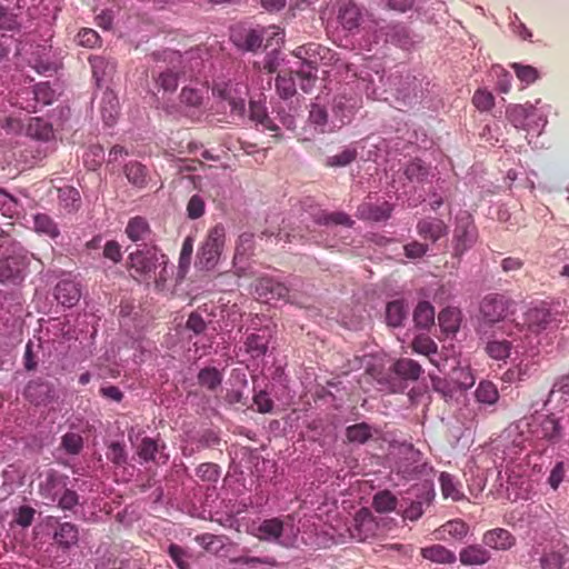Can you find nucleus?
I'll return each mask as SVG.
<instances>
[{"label": "nucleus", "mask_w": 569, "mask_h": 569, "mask_svg": "<svg viewBox=\"0 0 569 569\" xmlns=\"http://www.w3.org/2000/svg\"><path fill=\"white\" fill-rule=\"evenodd\" d=\"M167 263V256L156 246H147L137 249L128 256L127 264L131 276L139 280H150L159 264Z\"/></svg>", "instance_id": "nucleus-2"}, {"label": "nucleus", "mask_w": 569, "mask_h": 569, "mask_svg": "<svg viewBox=\"0 0 569 569\" xmlns=\"http://www.w3.org/2000/svg\"><path fill=\"white\" fill-rule=\"evenodd\" d=\"M62 489L63 492L58 499V507L62 510H71L78 505L79 496L76 491L66 488V483L60 476L56 472H49L44 483L40 486L42 495L52 501L57 499L59 491Z\"/></svg>", "instance_id": "nucleus-5"}, {"label": "nucleus", "mask_w": 569, "mask_h": 569, "mask_svg": "<svg viewBox=\"0 0 569 569\" xmlns=\"http://www.w3.org/2000/svg\"><path fill=\"white\" fill-rule=\"evenodd\" d=\"M413 321L420 328H428L435 322V308L428 301H420L413 311Z\"/></svg>", "instance_id": "nucleus-38"}, {"label": "nucleus", "mask_w": 569, "mask_h": 569, "mask_svg": "<svg viewBox=\"0 0 569 569\" xmlns=\"http://www.w3.org/2000/svg\"><path fill=\"white\" fill-rule=\"evenodd\" d=\"M411 348L413 352L426 356L431 363L438 366L433 359V356L438 353V346L429 336L419 335L415 337Z\"/></svg>", "instance_id": "nucleus-32"}, {"label": "nucleus", "mask_w": 569, "mask_h": 569, "mask_svg": "<svg viewBox=\"0 0 569 569\" xmlns=\"http://www.w3.org/2000/svg\"><path fill=\"white\" fill-rule=\"evenodd\" d=\"M417 233L420 238L432 243L448 234V226L441 219L428 217L417 222Z\"/></svg>", "instance_id": "nucleus-16"}, {"label": "nucleus", "mask_w": 569, "mask_h": 569, "mask_svg": "<svg viewBox=\"0 0 569 569\" xmlns=\"http://www.w3.org/2000/svg\"><path fill=\"white\" fill-rule=\"evenodd\" d=\"M154 79L161 89L173 92L178 88L179 72L168 69L160 72Z\"/></svg>", "instance_id": "nucleus-50"}, {"label": "nucleus", "mask_w": 569, "mask_h": 569, "mask_svg": "<svg viewBox=\"0 0 569 569\" xmlns=\"http://www.w3.org/2000/svg\"><path fill=\"white\" fill-rule=\"evenodd\" d=\"M89 63L92 70V77L96 80L98 87L102 86L107 78H109L114 71V63L102 56H91Z\"/></svg>", "instance_id": "nucleus-22"}, {"label": "nucleus", "mask_w": 569, "mask_h": 569, "mask_svg": "<svg viewBox=\"0 0 569 569\" xmlns=\"http://www.w3.org/2000/svg\"><path fill=\"white\" fill-rule=\"evenodd\" d=\"M476 398L479 402L493 405L498 400V390L491 381H481L476 389Z\"/></svg>", "instance_id": "nucleus-45"}, {"label": "nucleus", "mask_w": 569, "mask_h": 569, "mask_svg": "<svg viewBox=\"0 0 569 569\" xmlns=\"http://www.w3.org/2000/svg\"><path fill=\"white\" fill-rule=\"evenodd\" d=\"M491 559V553L481 545H469L459 552L463 566H482Z\"/></svg>", "instance_id": "nucleus-19"}, {"label": "nucleus", "mask_w": 569, "mask_h": 569, "mask_svg": "<svg viewBox=\"0 0 569 569\" xmlns=\"http://www.w3.org/2000/svg\"><path fill=\"white\" fill-rule=\"evenodd\" d=\"M31 257H33V254H30L28 251L20 247L17 250H13L12 254L1 259L0 282L18 283L22 281Z\"/></svg>", "instance_id": "nucleus-4"}, {"label": "nucleus", "mask_w": 569, "mask_h": 569, "mask_svg": "<svg viewBox=\"0 0 569 569\" xmlns=\"http://www.w3.org/2000/svg\"><path fill=\"white\" fill-rule=\"evenodd\" d=\"M421 556L437 563H453L456 561L455 552L441 545H432L421 549Z\"/></svg>", "instance_id": "nucleus-31"}, {"label": "nucleus", "mask_w": 569, "mask_h": 569, "mask_svg": "<svg viewBox=\"0 0 569 569\" xmlns=\"http://www.w3.org/2000/svg\"><path fill=\"white\" fill-rule=\"evenodd\" d=\"M539 562L541 569H569V547L566 543H557L546 549Z\"/></svg>", "instance_id": "nucleus-11"}, {"label": "nucleus", "mask_w": 569, "mask_h": 569, "mask_svg": "<svg viewBox=\"0 0 569 569\" xmlns=\"http://www.w3.org/2000/svg\"><path fill=\"white\" fill-rule=\"evenodd\" d=\"M320 44L317 43H308L298 47L293 54L295 57L302 60L303 64L306 66V70H317V63H318V56L320 50Z\"/></svg>", "instance_id": "nucleus-34"}, {"label": "nucleus", "mask_w": 569, "mask_h": 569, "mask_svg": "<svg viewBox=\"0 0 569 569\" xmlns=\"http://www.w3.org/2000/svg\"><path fill=\"white\" fill-rule=\"evenodd\" d=\"M196 541L208 551H218L223 546L221 537L212 533H203L196 537Z\"/></svg>", "instance_id": "nucleus-61"}, {"label": "nucleus", "mask_w": 569, "mask_h": 569, "mask_svg": "<svg viewBox=\"0 0 569 569\" xmlns=\"http://www.w3.org/2000/svg\"><path fill=\"white\" fill-rule=\"evenodd\" d=\"M249 111L250 119L257 124H261L263 129L269 131L279 130V127L269 118L267 109L261 102L251 100L249 103Z\"/></svg>", "instance_id": "nucleus-33"}, {"label": "nucleus", "mask_w": 569, "mask_h": 569, "mask_svg": "<svg viewBox=\"0 0 569 569\" xmlns=\"http://www.w3.org/2000/svg\"><path fill=\"white\" fill-rule=\"evenodd\" d=\"M477 241V228L470 217L458 221L453 233L455 256H462Z\"/></svg>", "instance_id": "nucleus-6"}, {"label": "nucleus", "mask_w": 569, "mask_h": 569, "mask_svg": "<svg viewBox=\"0 0 569 569\" xmlns=\"http://www.w3.org/2000/svg\"><path fill=\"white\" fill-rule=\"evenodd\" d=\"M283 532V522L278 518L263 520L256 529V536L260 540L276 541Z\"/></svg>", "instance_id": "nucleus-27"}, {"label": "nucleus", "mask_w": 569, "mask_h": 569, "mask_svg": "<svg viewBox=\"0 0 569 569\" xmlns=\"http://www.w3.org/2000/svg\"><path fill=\"white\" fill-rule=\"evenodd\" d=\"M220 467L213 462H204L197 468V476L202 481L208 482H217L220 477Z\"/></svg>", "instance_id": "nucleus-56"}, {"label": "nucleus", "mask_w": 569, "mask_h": 569, "mask_svg": "<svg viewBox=\"0 0 569 569\" xmlns=\"http://www.w3.org/2000/svg\"><path fill=\"white\" fill-rule=\"evenodd\" d=\"M555 318L545 303L529 308L525 313V322L531 332L539 333L548 329Z\"/></svg>", "instance_id": "nucleus-15"}, {"label": "nucleus", "mask_w": 569, "mask_h": 569, "mask_svg": "<svg viewBox=\"0 0 569 569\" xmlns=\"http://www.w3.org/2000/svg\"><path fill=\"white\" fill-rule=\"evenodd\" d=\"M309 121L320 127L321 132L329 131V129H326V126L328 124V112L325 107H322L319 103H312L309 110Z\"/></svg>", "instance_id": "nucleus-51"}, {"label": "nucleus", "mask_w": 569, "mask_h": 569, "mask_svg": "<svg viewBox=\"0 0 569 569\" xmlns=\"http://www.w3.org/2000/svg\"><path fill=\"white\" fill-rule=\"evenodd\" d=\"M516 542V537L505 528L490 529L482 535L483 546L496 551H508Z\"/></svg>", "instance_id": "nucleus-12"}, {"label": "nucleus", "mask_w": 569, "mask_h": 569, "mask_svg": "<svg viewBox=\"0 0 569 569\" xmlns=\"http://www.w3.org/2000/svg\"><path fill=\"white\" fill-rule=\"evenodd\" d=\"M408 316V308L402 300H395L387 305L386 319L391 327H400Z\"/></svg>", "instance_id": "nucleus-36"}, {"label": "nucleus", "mask_w": 569, "mask_h": 569, "mask_svg": "<svg viewBox=\"0 0 569 569\" xmlns=\"http://www.w3.org/2000/svg\"><path fill=\"white\" fill-rule=\"evenodd\" d=\"M392 371L402 379L416 381L420 378L423 369L413 359L400 358L392 365Z\"/></svg>", "instance_id": "nucleus-23"}, {"label": "nucleus", "mask_w": 569, "mask_h": 569, "mask_svg": "<svg viewBox=\"0 0 569 569\" xmlns=\"http://www.w3.org/2000/svg\"><path fill=\"white\" fill-rule=\"evenodd\" d=\"M511 305L512 301L505 296H486L480 303V316L475 328L478 337H489L496 329L502 335H509L511 325L506 321V318Z\"/></svg>", "instance_id": "nucleus-1"}, {"label": "nucleus", "mask_w": 569, "mask_h": 569, "mask_svg": "<svg viewBox=\"0 0 569 569\" xmlns=\"http://www.w3.org/2000/svg\"><path fill=\"white\" fill-rule=\"evenodd\" d=\"M53 539L56 543L63 548L69 549L77 545L79 539V531L76 525L71 522L59 523L54 531Z\"/></svg>", "instance_id": "nucleus-25"}, {"label": "nucleus", "mask_w": 569, "mask_h": 569, "mask_svg": "<svg viewBox=\"0 0 569 569\" xmlns=\"http://www.w3.org/2000/svg\"><path fill=\"white\" fill-rule=\"evenodd\" d=\"M262 41L263 37L259 30H249L240 46L248 51H256L261 48Z\"/></svg>", "instance_id": "nucleus-62"}, {"label": "nucleus", "mask_w": 569, "mask_h": 569, "mask_svg": "<svg viewBox=\"0 0 569 569\" xmlns=\"http://www.w3.org/2000/svg\"><path fill=\"white\" fill-rule=\"evenodd\" d=\"M123 173L129 183L138 189L146 188L150 180L149 170L139 161H129L126 163L123 167Z\"/></svg>", "instance_id": "nucleus-20"}, {"label": "nucleus", "mask_w": 569, "mask_h": 569, "mask_svg": "<svg viewBox=\"0 0 569 569\" xmlns=\"http://www.w3.org/2000/svg\"><path fill=\"white\" fill-rule=\"evenodd\" d=\"M61 447L69 455H78L83 448V439L79 433L67 432L61 438Z\"/></svg>", "instance_id": "nucleus-52"}, {"label": "nucleus", "mask_w": 569, "mask_h": 569, "mask_svg": "<svg viewBox=\"0 0 569 569\" xmlns=\"http://www.w3.org/2000/svg\"><path fill=\"white\" fill-rule=\"evenodd\" d=\"M392 207L388 202L382 204L362 203L358 207V217L360 219L383 221L390 218Z\"/></svg>", "instance_id": "nucleus-21"}, {"label": "nucleus", "mask_w": 569, "mask_h": 569, "mask_svg": "<svg viewBox=\"0 0 569 569\" xmlns=\"http://www.w3.org/2000/svg\"><path fill=\"white\" fill-rule=\"evenodd\" d=\"M101 116L107 126H112L119 114V100L113 91L107 90L101 99Z\"/></svg>", "instance_id": "nucleus-28"}, {"label": "nucleus", "mask_w": 569, "mask_h": 569, "mask_svg": "<svg viewBox=\"0 0 569 569\" xmlns=\"http://www.w3.org/2000/svg\"><path fill=\"white\" fill-rule=\"evenodd\" d=\"M168 553L179 569H189V562L186 559L187 553L180 546L174 543L170 545L168 548Z\"/></svg>", "instance_id": "nucleus-64"}, {"label": "nucleus", "mask_w": 569, "mask_h": 569, "mask_svg": "<svg viewBox=\"0 0 569 569\" xmlns=\"http://www.w3.org/2000/svg\"><path fill=\"white\" fill-rule=\"evenodd\" d=\"M180 103L187 108L198 109L201 107L203 101L202 91L191 87H183L180 96Z\"/></svg>", "instance_id": "nucleus-46"}, {"label": "nucleus", "mask_w": 569, "mask_h": 569, "mask_svg": "<svg viewBox=\"0 0 569 569\" xmlns=\"http://www.w3.org/2000/svg\"><path fill=\"white\" fill-rule=\"evenodd\" d=\"M358 156L356 149L347 148L336 156L328 157L325 161L326 167H346L353 162Z\"/></svg>", "instance_id": "nucleus-47"}, {"label": "nucleus", "mask_w": 569, "mask_h": 569, "mask_svg": "<svg viewBox=\"0 0 569 569\" xmlns=\"http://www.w3.org/2000/svg\"><path fill=\"white\" fill-rule=\"evenodd\" d=\"M468 525L460 520H449L440 526L435 532L438 539H446L447 536L455 539H462L468 533Z\"/></svg>", "instance_id": "nucleus-30"}, {"label": "nucleus", "mask_w": 569, "mask_h": 569, "mask_svg": "<svg viewBox=\"0 0 569 569\" xmlns=\"http://www.w3.org/2000/svg\"><path fill=\"white\" fill-rule=\"evenodd\" d=\"M214 96L226 100L230 107L231 113L243 117L246 112L244 99L236 98L231 93L229 84H216L212 89Z\"/></svg>", "instance_id": "nucleus-26"}, {"label": "nucleus", "mask_w": 569, "mask_h": 569, "mask_svg": "<svg viewBox=\"0 0 569 569\" xmlns=\"http://www.w3.org/2000/svg\"><path fill=\"white\" fill-rule=\"evenodd\" d=\"M431 380V387L432 389L440 393L442 398L450 399L453 397L455 392L457 391L456 387L452 382H449L446 379H442L440 377L430 376Z\"/></svg>", "instance_id": "nucleus-58"}, {"label": "nucleus", "mask_w": 569, "mask_h": 569, "mask_svg": "<svg viewBox=\"0 0 569 569\" xmlns=\"http://www.w3.org/2000/svg\"><path fill=\"white\" fill-rule=\"evenodd\" d=\"M26 397L36 406H47L57 399V393L52 383L34 380L28 383Z\"/></svg>", "instance_id": "nucleus-10"}, {"label": "nucleus", "mask_w": 569, "mask_h": 569, "mask_svg": "<svg viewBox=\"0 0 569 569\" xmlns=\"http://www.w3.org/2000/svg\"><path fill=\"white\" fill-rule=\"evenodd\" d=\"M432 496L426 492L418 497L417 500L410 502V505L402 510L401 516L405 520L417 521L425 513L426 508L431 503Z\"/></svg>", "instance_id": "nucleus-29"}, {"label": "nucleus", "mask_w": 569, "mask_h": 569, "mask_svg": "<svg viewBox=\"0 0 569 569\" xmlns=\"http://www.w3.org/2000/svg\"><path fill=\"white\" fill-rule=\"evenodd\" d=\"M166 443L150 437H143L137 446V455L144 461H153L164 465L169 460V456L163 452Z\"/></svg>", "instance_id": "nucleus-9"}, {"label": "nucleus", "mask_w": 569, "mask_h": 569, "mask_svg": "<svg viewBox=\"0 0 569 569\" xmlns=\"http://www.w3.org/2000/svg\"><path fill=\"white\" fill-rule=\"evenodd\" d=\"M397 497L389 490L378 491L372 498V507L377 512L385 513L396 510Z\"/></svg>", "instance_id": "nucleus-37"}, {"label": "nucleus", "mask_w": 569, "mask_h": 569, "mask_svg": "<svg viewBox=\"0 0 569 569\" xmlns=\"http://www.w3.org/2000/svg\"><path fill=\"white\" fill-rule=\"evenodd\" d=\"M376 523L369 510H359L352 520V525L349 528L350 536L352 539L358 541H365L369 537L375 535Z\"/></svg>", "instance_id": "nucleus-13"}, {"label": "nucleus", "mask_w": 569, "mask_h": 569, "mask_svg": "<svg viewBox=\"0 0 569 569\" xmlns=\"http://www.w3.org/2000/svg\"><path fill=\"white\" fill-rule=\"evenodd\" d=\"M107 459L119 467L126 465L128 460L126 446L118 441L111 442L108 447Z\"/></svg>", "instance_id": "nucleus-53"}, {"label": "nucleus", "mask_w": 569, "mask_h": 569, "mask_svg": "<svg viewBox=\"0 0 569 569\" xmlns=\"http://www.w3.org/2000/svg\"><path fill=\"white\" fill-rule=\"evenodd\" d=\"M54 297L59 303L71 308L78 303L81 297L79 284L72 280H61L54 288Z\"/></svg>", "instance_id": "nucleus-18"}, {"label": "nucleus", "mask_w": 569, "mask_h": 569, "mask_svg": "<svg viewBox=\"0 0 569 569\" xmlns=\"http://www.w3.org/2000/svg\"><path fill=\"white\" fill-rule=\"evenodd\" d=\"M507 335H502L498 329L492 330L489 337H479L481 341L486 343V352L488 356L496 360H506L511 352L512 342L507 340L505 337ZM511 332L509 331V335Z\"/></svg>", "instance_id": "nucleus-8"}, {"label": "nucleus", "mask_w": 569, "mask_h": 569, "mask_svg": "<svg viewBox=\"0 0 569 569\" xmlns=\"http://www.w3.org/2000/svg\"><path fill=\"white\" fill-rule=\"evenodd\" d=\"M276 88L279 94L288 99L296 93V77L295 73H290L287 78L286 74H279L276 79Z\"/></svg>", "instance_id": "nucleus-49"}, {"label": "nucleus", "mask_w": 569, "mask_h": 569, "mask_svg": "<svg viewBox=\"0 0 569 569\" xmlns=\"http://www.w3.org/2000/svg\"><path fill=\"white\" fill-rule=\"evenodd\" d=\"M33 228L38 233L57 238L60 233L57 223L46 213H38L33 218Z\"/></svg>", "instance_id": "nucleus-39"}, {"label": "nucleus", "mask_w": 569, "mask_h": 569, "mask_svg": "<svg viewBox=\"0 0 569 569\" xmlns=\"http://www.w3.org/2000/svg\"><path fill=\"white\" fill-rule=\"evenodd\" d=\"M252 287H253L254 293L260 299L286 300L289 296V289L284 283L279 282V281L274 280L273 278L267 277V276L256 279Z\"/></svg>", "instance_id": "nucleus-7"}, {"label": "nucleus", "mask_w": 569, "mask_h": 569, "mask_svg": "<svg viewBox=\"0 0 569 569\" xmlns=\"http://www.w3.org/2000/svg\"><path fill=\"white\" fill-rule=\"evenodd\" d=\"M206 212L204 199L199 194H193L187 203V216L189 219L196 220L201 218Z\"/></svg>", "instance_id": "nucleus-57"}, {"label": "nucleus", "mask_w": 569, "mask_h": 569, "mask_svg": "<svg viewBox=\"0 0 569 569\" xmlns=\"http://www.w3.org/2000/svg\"><path fill=\"white\" fill-rule=\"evenodd\" d=\"M346 437L349 442L365 443L372 437L371 427L366 422L349 426Z\"/></svg>", "instance_id": "nucleus-41"}, {"label": "nucleus", "mask_w": 569, "mask_h": 569, "mask_svg": "<svg viewBox=\"0 0 569 569\" xmlns=\"http://www.w3.org/2000/svg\"><path fill=\"white\" fill-rule=\"evenodd\" d=\"M246 346L249 352H253L257 356L264 355L268 350V341L264 337L251 333L247 337Z\"/></svg>", "instance_id": "nucleus-60"}, {"label": "nucleus", "mask_w": 569, "mask_h": 569, "mask_svg": "<svg viewBox=\"0 0 569 569\" xmlns=\"http://www.w3.org/2000/svg\"><path fill=\"white\" fill-rule=\"evenodd\" d=\"M451 380L457 390H467L475 385L470 368L459 367L452 370Z\"/></svg>", "instance_id": "nucleus-43"}, {"label": "nucleus", "mask_w": 569, "mask_h": 569, "mask_svg": "<svg viewBox=\"0 0 569 569\" xmlns=\"http://www.w3.org/2000/svg\"><path fill=\"white\" fill-rule=\"evenodd\" d=\"M126 234L133 242L146 241L151 236V228L143 217L137 216L128 221Z\"/></svg>", "instance_id": "nucleus-24"}, {"label": "nucleus", "mask_w": 569, "mask_h": 569, "mask_svg": "<svg viewBox=\"0 0 569 569\" xmlns=\"http://www.w3.org/2000/svg\"><path fill=\"white\" fill-rule=\"evenodd\" d=\"M439 325L443 331L455 333L459 329L458 313L452 309H445L438 316Z\"/></svg>", "instance_id": "nucleus-48"}, {"label": "nucleus", "mask_w": 569, "mask_h": 569, "mask_svg": "<svg viewBox=\"0 0 569 569\" xmlns=\"http://www.w3.org/2000/svg\"><path fill=\"white\" fill-rule=\"evenodd\" d=\"M356 108V102H352L351 98H347L346 96H337L333 99L332 103V112L337 120V123L329 128V131H333L336 128H341L346 123L351 121Z\"/></svg>", "instance_id": "nucleus-17"}, {"label": "nucleus", "mask_w": 569, "mask_h": 569, "mask_svg": "<svg viewBox=\"0 0 569 569\" xmlns=\"http://www.w3.org/2000/svg\"><path fill=\"white\" fill-rule=\"evenodd\" d=\"M316 222L319 224H336V226H345L352 227L353 220L345 212H322L316 218Z\"/></svg>", "instance_id": "nucleus-42"}, {"label": "nucleus", "mask_w": 569, "mask_h": 569, "mask_svg": "<svg viewBox=\"0 0 569 569\" xmlns=\"http://www.w3.org/2000/svg\"><path fill=\"white\" fill-rule=\"evenodd\" d=\"M511 68L515 70L518 79L526 84H531L538 79V71L531 66L515 62L511 63Z\"/></svg>", "instance_id": "nucleus-59"}, {"label": "nucleus", "mask_w": 569, "mask_h": 569, "mask_svg": "<svg viewBox=\"0 0 569 569\" xmlns=\"http://www.w3.org/2000/svg\"><path fill=\"white\" fill-rule=\"evenodd\" d=\"M439 482L443 498H450L453 501H459L465 498V495L460 490V485L455 481L450 473L441 472L439 476Z\"/></svg>", "instance_id": "nucleus-35"}, {"label": "nucleus", "mask_w": 569, "mask_h": 569, "mask_svg": "<svg viewBox=\"0 0 569 569\" xmlns=\"http://www.w3.org/2000/svg\"><path fill=\"white\" fill-rule=\"evenodd\" d=\"M221 381L222 376L214 367L203 368L198 373L199 385L211 391L216 390L221 385Z\"/></svg>", "instance_id": "nucleus-40"}, {"label": "nucleus", "mask_w": 569, "mask_h": 569, "mask_svg": "<svg viewBox=\"0 0 569 569\" xmlns=\"http://www.w3.org/2000/svg\"><path fill=\"white\" fill-rule=\"evenodd\" d=\"M405 174L410 181L422 182L429 174V167L420 159H413L406 166Z\"/></svg>", "instance_id": "nucleus-44"}, {"label": "nucleus", "mask_w": 569, "mask_h": 569, "mask_svg": "<svg viewBox=\"0 0 569 569\" xmlns=\"http://www.w3.org/2000/svg\"><path fill=\"white\" fill-rule=\"evenodd\" d=\"M77 42L86 48H96L101 46V38L96 30L82 28L77 34Z\"/></svg>", "instance_id": "nucleus-54"}, {"label": "nucleus", "mask_w": 569, "mask_h": 569, "mask_svg": "<svg viewBox=\"0 0 569 569\" xmlns=\"http://www.w3.org/2000/svg\"><path fill=\"white\" fill-rule=\"evenodd\" d=\"M472 103L479 111H489L495 106V97L488 90L478 89L473 93Z\"/></svg>", "instance_id": "nucleus-55"}, {"label": "nucleus", "mask_w": 569, "mask_h": 569, "mask_svg": "<svg viewBox=\"0 0 569 569\" xmlns=\"http://www.w3.org/2000/svg\"><path fill=\"white\" fill-rule=\"evenodd\" d=\"M362 18L361 10L352 0L337 1V19L343 29L352 31L360 24Z\"/></svg>", "instance_id": "nucleus-14"}, {"label": "nucleus", "mask_w": 569, "mask_h": 569, "mask_svg": "<svg viewBox=\"0 0 569 569\" xmlns=\"http://www.w3.org/2000/svg\"><path fill=\"white\" fill-rule=\"evenodd\" d=\"M226 241V229L221 223L210 228L197 252L200 269L212 270L219 262Z\"/></svg>", "instance_id": "nucleus-3"}, {"label": "nucleus", "mask_w": 569, "mask_h": 569, "mask_svg": "<svg viewBox=\"0 0 569 569\" xmlns=\"http://www.w3.org/2000/svg\"><path fill=\"white\" fill-rule=\"evenodd\" d=\"M317 70H298L295 72L296 81H300V88L305 92H309L313 86L315 80L317 79L316 76Z\"/></svg>", "instance_id": "nucleus-63"}]
</instances>
